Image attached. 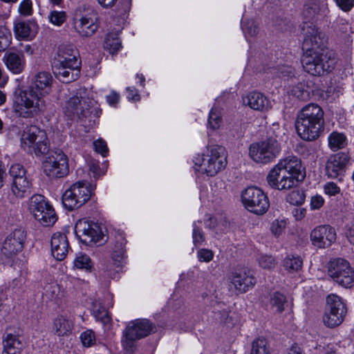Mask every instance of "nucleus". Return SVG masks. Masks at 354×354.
<instances>
[{
    "instance_id": "12",
    "label": "nucleus",
    "mask_w": 354,
    "mask_h": 354,
    "mask_svg": "<svg viewBox=\"0 0 354 354\" xmlns=\"http://www.w3.org/2000/svg\"><path fill=\"white\" fill-rule=\"evenodd\" d=\"M328 275L339 286L351 288L354 286V270L346 259L331 260L328 267Z\"/></svg>"
},
{
    "instance_id": "20",
    "label": "nucleus",
    "mask_w": 354,
    "mask_h": 354,
    "mask_svg": "<svg viewBox=\"0 0 354 354\" xmlns=\"http://www.w3.org/2000/svg\"><path fill=\"white\" fill-rule=\"evenodd\" d=\"M126 239L122 234H118L115 237L114 246L111 252V259L115 266V271L112 272L107 270L109 275L111 278H115L116 273H118L121 269L125 259L124 246L126 245Z\"/></svg>"
},
{
    "instance_id": "26",
    "label": "nucleus",
    "mask_w": 354,
    "mask_h": 354,
    "mask_svg": "<svg viewBox=\"0 0 354 354\" xmlns=\"http://www.w3.org/2000/svg\"><path fill=\"white\" fill-rule=\"evenodd\" d=\"M109 239L106 228L101 223L90 221V247L101 246Z\"/></svg>"
},
{
    "instance_id": "1",
    "label": "nucleus",
    "mask_w": 354,
    "mask_h": 354,
    "mask_svg": "<svg viewBox=\"0 0 354 354\" xmlns=\"http://www.w3.org/2000/svg\"><path fill=\"white\" fill-rule=\"evenodd\" d=\"M53 78L47 71H39L31 78L30 86L20 92L13 104L15 113L24 118H32L46 109L44 97L52 91Z\"/></svg>"
},
{
    "instance_id": "29",
    "label": "nucleus",
    "mask_w": 354,
    "mask_h": 354,
    "mask_svg": "<svg viewBox=\"0 0 354 354\" xmlns=\"http://www.w3.org/2000/svg\"><path fill=\"white\" fill-rule=\"evenodd\" d=\"M73 323L66 315H58L53 322V332L58 337L68 336L73 330Z\"/></svg>"
},
{
    "instance_id": "22",
    "label": "nucleus",
    "mask_w": 354,
    "mask_h": 354,
    "mask_svg": "<svg viewBox=\"0 0 354 354\" xmlns=\"http://www.w3.org/2000/svg\"><path fill=\"white\" fill-rule=\"evenodd\" d=\"M88 6L80 5L75 9L73 18V26L75 31L82 37L88 36Z\"/></svg>"
},
{
    "instance_id": "24",
    "label": "nucleus",
    "mask_w": 354,
    "mask_h": 354,
    "mask_svg": "<svg viewBox=\"0 0 354 354\" xmlns=\"http://www.w3.org/2000/svg\"><path fill=\"white\" fill-rule=\"evenodd\" d=\"M37 30V24L34 21H18L14 25V32L18 39L32 40Z\"/></svg>"
},
{
    "instance_id": "30",
    "label": "nucleus",
    "mask_w": 354,
    "mask_h": 354,
    "mask_svg": "<svg viewBox=\"0 0 354 354\" xmlns=\"http://www.w3.org/2000/svg\"><path fill=\"white\" fill-rule=\"evenodd\" d=\"M243 103L248 105L251 109L257 111H262L268 109L270 102L267 97L261 93L252 92L249 93L243 99Z\"/></svg>"
},
{
    "instance_id": "60",
    "label": "nucleus",
    "mask_w": 354,
    "mask_h": 354,
    "mask_svg": "<svg viewBox=\"0 0 354 354\" xmlns=\"http://www.w3.org/2000/svg\"><path fill=\"white\" fill-rule=\"evenodd\" d=\"M127 98L129 100L134 102L140 100V95L138 93L137 90L134 87H127Z\"/></svg>"
},
{
    "instance_id": "64",
    "label": "nucleus",
    "mask_w": 354,
    "mask_h": 354,
    "mask_svg": "<svg viewBox=\"0 0 354 354\" xmlns=\"http://www.w3.org/2000/svg\"><path fill=\"white\" fill-rule=\"evenodd\" d=\"M100 169V166L98 165V162L95 160H90V171H91L94 174V176H99L100 173L98 172Z\"/></svg>"
},
{
    "instance_id": "57",
    "label": "nucleus",
    "mask_w": 354,
    "mask_h": 354,
    "mask_svg": "<svg viewBox=\"0 0 354 354\" xmlns=\"http://www.w3.org/2000/svg\"><path fill=\"white\" fill-rule=\"evenodd\" d=\"M324 189L325 193L329 196H335L340 192V188L333 182L326 183Z\"/></svg>"
},
{
    "instance_id": "45",
    "label": "nucleus",
    "mask_w": 354,
    "mask_h": 354,
    "mask_svg": "<svg viewBox=\"0 0 354 354\" xmlns=\"http://www.w3.org/2000/svg\"><path fill=\"white\" fill-rule=\"evenodd\" d=\"M306 195L302 190H293L287 196L286 200L288 203L294 205H301L305 201Z\"/></svg>"
},
{
    "instance_id": "33",
    "label": "nucleus",
    "mask_w": 354,
    "mask_h": 354,
    "mask_svg": "<svg viewBox=\"0 0 354 354\" xmlns=\"http://www.w3.org/2000/svg\"><path fill=\"white\" fill-rule=\"evenodd\" d=\"M71 186L75 192L78 208L88 200V185L86 181H78Z\"/></svg>"
},
{
    "instance_id": "41",
    "label": "nucleus",
    "mask_w": 354,
    "mask_h": 354,
    "mask_svg": "<svg viewBox=\"0 0 354 354\" xmlns=\"http://www.w3.org/2000/svg\"><path fill=\"white\" fill-rule=\"evenodd\" d=\"M251 354H270L268 342L264 338H258L252 342Z\"/></svg>"
},
{
    "instance_id": "56",
    "label": "nucleus",
    "mask_w": 354,
    "mask_h": 354,
    "mask_svg": "<svg viewBox=\"0 0 354 354\" xmlns=\"http://www.w3.org/2000/svg\"><path fill=\"white\" fill-rule=\"evenodd\" d=\"M198 261L201 262H209L212 260L214 253L207 249H201L197 252Z\"/></svg>"
},
{
    "instance_id": "46",
    "label": "nucleus",
    "mask_w": 354,
    "mask_h": 354,
    "mask_svg": "<svg viewBox=\"0 0 354 354\" xmlns=\"http://www.w3.org/2000/svg\"><path fill=\"white\" fill-rule=\"evenodd\" d=\"M12 35L9 29L0 26V51L6 49L11 44Z\"/></svg>"
},
{
    "instance_id": "23",
    "label": "nucleus",
    "mask_w": 354,
    "mask_h": 354,
    "mask_svg": "<svg viewBox=\"0 0 354 354\" xmlns=\"http://www.w3.org/2000/svg\"><path fill=\"white\" fill-rule=\"evenodd\" d=\"M53 64L68 66L72 68L79 66L80 62L77 59V50L71 46H60L57 56L54 58Z\"/></svg>"
},
{
    "instance_id": "54",
    "label": "nucleus",
    "mask_w": 354,
    "mask_h": 354,
    "mask_svg": "<svg viewBox=\"0 0 354 354\" xmlns=\"http://www.w3.org/2000/svg\"><path fill=\"white\" fill-rule=\"evenodd\" d=\"M18 11L21 15L30 16L32 14V3L31 0H23L19 5Z\"/></svg>"
},
{
    "instance_id": "2",
    "label": "nucleus",
    "mask_w": 354,
    "mask_h": 354,
    "mask_svg": "<svg viewBox=\"0 0 354 354\" xmlns=\"http://www.w3.org/2000/svg\"><path fill=\"white\" fill-rule=\"evenodd\" d=\"M305 176L301 160L296 156H288L280 160L270 171L267 181L274 189L288 190L303 181Z\"/></svg>"
},
{
    "instance_id": "36",
    "label": "nucleus",
    "mask_w": 354,
    "mask_h": 354,
    "mask_svg": "<svg viewBox=\"0 0 354 354\" xmlns=\"http://www.w3.org/2000/svg\"><path fill=\"white\" fill-rule=\"evenodd\" d=\"M44 295L55 303H59L64 297V291L56 283H52L44 287Z\"/></svg>"
},
{
    "instance_id": "53",
    "label": "nucleus",
    "mask_w": 354,
    "mask_h": 354,
    "mask_svg": "<svg viewBox=\"0 0 354 354\" xmlns=\"http://www.w3.org/2000/svg\"><path fill=\"white\" fill-rule=\"evenodd\" d=\"M193 243L195 246L201 245L205 241V236L203 230L196 225V223L193 224Z\"/></svg>"
},
{
    "instance_id": "13",
    "label": "nucleus",
    "mask_w": 354,
    "mask_h": 354,
    "mask_svg": "<svg viewBox=\"0 0 354 354\" xmlns=\"http://www.w3.org/2000/svg\"><path fill=\"white\" fill-rule=\"evenodd\" d=\"M44 172L49 178H63L69 172L68 158L61 150L51 151L42 162Z\"/></svg>"
},
{
    "instance_id": "8",
    "label": "nucleus",
    "mask_w": 354,
    "mask_h": 354,
    "mask_svg": "<svg viewBox=\"0 0 354 354\" xmlns=\"http://www.w3.org/2000/svg\"><path fill=\"white\" fill-rule=\"evenodd\" d=\"M196 165L198 170L208 176H214L227 165V158L225 149L218 145L211 147L209 153L205 155L201 160H197Z\"/></svg>"
},
{
    "instance_id": "34",
    "label": "nucleus",
    "mask_w": 354,
    "mask_h": 354,
    "mask_svg": "<svg viewBox=\"0 0 354 354\" xmlns=\"http://www.w3.org/2000/svg\"><path fill=\"white\" fill-rule=\"evenodd\" d=\"M75 234L79 242L87 247L88 238V219L87 218H80L76 222Z\"/></svg>"
},
{
    "instance_id": "62",
    "label": "nucleus",
    "mask_w": 354,
    "mask_h": 354,
    "mask_svg": "<svg viewBox=\"0 0 354 354\" xmlns=\"http://www.w3.org/2000/svg\"><path fill=\"white\" fill-rule=\"evenodd\" d=\"M292 214L296 220H302L306 214V209L305 208L296 207L292 210Z\"/></svg>"
},
{
    "instance_id": "15",
    "label": "nucleus",
    "mask_w": 354,
    "mask_h": 354,
    "mask_svg": "<svg viewBox=\"0 0 354 354\" xmlns=\"http://www.w3.org/2000/svg\"><path fill=\"white\" fill-rule=\"evenodd\" d=\"M230 290L236 294L244 293L252 288L256 283V279L252 272L248 268H242L232 272L230 276Z\"/></svg>"
},
{
    "instance_id": "43",
    "label": "nucleus",
    "mask_w": 354,
    "mask_h": 354,
    "mask_svg": "<svg viewBox=\"0 0 354 354\" xmlns=\"http://www.w3.org/2000/svg\"><path fill=\"white\" fill-rule=\"evenodd\" d=\"M11 182L19 179L28 178L25 169L20 164H13L9 170Z\"/></svg>"
},
{
    "instance_id": "31",
    "label": "nucleus",
    "mask_w": 354,
    "mask_h": 354,
    "mask_svg": "<svg viewBox=\"0 0 354 354\" xmlns=\"http://www.w3.org/2000/svg\"><path fill=\"white\" fill-rule=\"evenodd\" d=\"M31 189L32 183L28 178L10 183V191L17 198L26 197L31 193Z\"/></svg>"
},
{
    "instance_id": "52",
    "label": "nucleus",
    "mask_w": 354,
    "mask_h": 354,
    "mask_svg": "<svg viewBox=\"0 0 354 354\" xmlns=\"http://www.w3.org/2000/svg\"><path fill=\"white\" fill-rule=\"evenodd\" d=\"M95 151L102 157H106L109 153V149L106 141L102 138L97 139L93 143Z\"/></svg>"
},
{
    "instance_id": "50",
    "label": "nucleus",
    "mask_w": 354,
    "mask_h": 354,
    "mask_svg": "<svg viewBox=\"0 0 354 354\" xmlns=\"http://www.w3.org/2000/svg\"><path fill=\"white\" fill-rule=\"evenodd\" d=\"M291 94L300 100H307L309 98V93L304 89L302 84H299L291 89Z\"/></svg>"
},
{
    "instance_id": "42",
    "label": "nucleus",
    "mask_w": 354,
    "mask_h": 354,
    "mask_svg": "<svg viewBox=\"0 0 354 354\" xmlns=\"http://www.w3.org/2000/svg\"><path fill=\"white\" fill-rule=\"evenodd\" d=\"M93 315L96 320L101 321L103 324L109 322V317L107 310L101 305V303L96 301L93 304Z\"/></svg>"
},
{
    "instance_id": "16",
    "label": "nucleus",
    "mask_w": 354,
    "mask_h": 354,
    "mask_svg": "<svg viewBox=\"0 0 354 354\" xmlns=\"http://www.w3.org/2000/svg\"><path fill=\"white\" fill-rule=\"evenodd\" d=\"M303 30L305 35L303 42L304 50L326 52L327 38L324 33L312 24H306Z\"/></svg>"
},
{
    "instance_id": "48",
    "label": "nucleus",
    "mask_w": 354,
    "mask_h": 354,
    "mask_svg": "<svg viewBox=\"0 0 354 354\" xmlns=\"http://www.w3.org/2000/svg\"><path fill=\"white\" fill-rule=\"evenodd\" d=\"M222 122V118L220 113L215 109H212L208 118V127L213 130L218 129Z\"/></svg>"
},
{
    "instance_id": "59",
    "label": "nucleus",
    "mask_w": 354,
    "mask_h": 354,
    "mask_svg": "<svg viewBox=\"0 0 354 354\" xmlns=\"http://www.w3.org/2000/svg\"><path fill=\"white\" fill-rule=\"evenodd\" d=\"M335 2L342 10L346 12L353 8L354 0H335Z\"/></svg>"
},
{
    "instance_id": "7",
    "label": "nucleus",
    "mask_w": 354,
    "mask_h": 354,
    "mask_svg": "<svg viewBox=\"0 0 354 354\" xmlns=\"http://www.w3.org/2000/svg\"><path fill=\"white\" fill-rule=\"evenodd\" d=\"M281 151V144L275 138H269L252 143L249 147V156L256 163L266 165L274 162Z\"/></svg>"
},
{
    "instance_id": "11",
    "label": "nucleus",
    "mask_w": 354,
    "mask_h": 354,
    "mask_svg": "<svg viewBox=\"0 0 354 354\" xmlns=\"http://www.w3.org/2000/svg\"><path fill=\"white\" fill-rule=\"evenodd\" d=\"M241 201L247 210L257 215L264 214L270 207L267 195L257 187H249L243 191Z\"/></svg>"
},
{
    "instance_id": "3",
    "label": "nucleus",
    "mask_w": 354,
    "mask_h": 354,
    "mask_svg": "<svg viewBox=\"0 0 354 354\" xmlns=\"http://www.w3.org/2000/svg\"><path fill=\"white\" fill-rule=\"evenodd\" d=\"M324 111L317 104L304 106L297 114L295 128L298 136L305 141L318 139L324 131Z\"/></svg>"
},
{
    "instance_id": "58",
    "label": "nucleus",
    "mask_w": 354,
    "mask_h": 354,
    "mask_svg": "<svg viewBox=\"0 0 354 354\" xmlns=\"http://www.w3.org/2000/svg\"><path fill=\"white\" fill-rule=\"evenodd\" d=\"M324 203V200L322 196L319 195L314 196L310 200V208L311 209H319Z\"/></svg>"
},
{
    "instance_id": "21",
    "label": "nucleus",
    "mask_w": 354,
    "mask_h": 354,
    "mask_svg": "<svg viewBox=\"0 0 354 354\" xmlns=\"http://www.w3.org/2000/svg\"><path fill=\"white\" fill-rule=\"evenodd\" d=\"M51 254L57 261L64 260L69 250V243L66 235L57 232L53 234L50 240Z\"/></svg>"
},
{
    "instance_id": "39",
    "label": "nucleus",
    "mask_w": 354,
    "mask_h": 354,
    "mask_svg": "<svg viewBox=\"0 0 354 354\" xmlns=\"http://www.w3.org/2000/svg\"><path fill=\"white\" fill-rule=\"evenodd\" d=\"M75 192H73L71 186L67 189L62 195V201L64 207L68 209L73 210L77 209V202H76Z\"/></svg>"
},
{
    "instance_id": "49",
    "label": "nucleus",
    "mask_w": 354,
    "mask_h": 354,
    "mask_svg": "<svg viewBox=\"0 0 354 354\" xmlns=\"http://www.w3.org/2000/svg\"><path fill=\"white\" fill-rule=\"evenodd\" d=\"M242 29L246 37H254L259 32V27L252 19L244 21L242 24Z\"/></svg>"
},
{
    "instance_id": "19",
    "label": "nucleus",
    "mask_w": 354,
    "mask_h": 354,
    "mask_svg": "<svg viewBox=\"0 0 354 354\" xmlns=\"http://www.w3.org/2000/svg\"><path fill=\"white\" fill-rule=\"evenodd\" d=\"M88 105L86 100L77 95L70 97L65 103L63 107L64 115L70 120L75 118H86V111Z\"/></svg>"
},
{
    "instance_id": "6",
    "label": "nucleus",
    "mask_w": 354,
    "mask_h": 354,
    "mask_svg": "<svg viewBox=\"0 0 354 354\" xmlns=\"http://www.w3.org/2000/svg\"><path fill=\"white\" fill-rule=\"evenodd\" d=\"M20 146L24 151L35 153L38 157L47 154L49 151L46 133L36 126H30L24 130L20 138Z\"/></svg>"
},
{
    "instance_id": "44",
    "label": "nucleus",
    "mask_w": 354,
    "mask_h": 354,
    "mask_svg": "<svg viewBox=\"0 0 354 354\" xmlns=\"http://www.w3.org/2000/svg\"><path fill=\"white\" fill-rule=\"evenodd\" d=\"M73 268L77 270H88V256L83 252H78L73 261Z\"/></svg>"
},
{
    "instance_id": "38",
    "label": "nucleus",
    "mask_w": 354,
    "mask_h": 354,
    "mask_svg": "<svg viewBox=\"0 0 354 354\" xmlns=\"http://www.w3.org/2000/svg\"><path fill=\"white\" fill-rule=\"evenodd\" d=\"M122 48L121 41L116 34H108L104 41V48L109 53H117Z\"/></svg>"
},
{
    "instance_id": "61",
    "label": "nucleus",
    "mask_w": 354,
    "mask_h": 354,
    "mask_svg": "<svg viewBox=\"0 0 354 354\" xmlns=\"http://www.w3.org/2000/svg\"><path fill=\"white\" fill-rule=\"evenodd\" d=\"M120 100V95L115 91H112L109 95L106 96V101L111 106H115L118 103Z\"/></svg>"
},
{
    "instance_id": "14",
    "label": "nucleus",
    "mask_w": 354,
    "mask_h": 354,
    "mask_svg": "<svg viewBox=\"0 0 354 354\" xmlns=\"http://www.w3.org/2000/svg\"><path fill=\"white\" fill-rule=\"evenodd\" d=\"M26 234L24 230L17 228L9 233L1 247V254L7 259H12L20 253L24 247Z\"/></svg>"
},
{
    "instance_id": "25",
    "label": "nucleus",
    "mask_w": 354,
    "mask_h": 354,
    "mask_svg": "<svg viewBox=\"0 0 354 354\" xmlns=\"http://www.w3.org/2000/svg\"><path fill=\"white\" fill-rule=\"evenodd\" d=\"M3 60L8 69L15 74L21 73L26 65L23 53L8 51L5 53Z\"/></svg>"
},
{
    "instance_id": "47",
    "label": "nucleus",
    "mask_w": 354,
    "mask_h": 354,
    "mask_svg": "<svg viewBox=\"0 0 354 354\" xmlns=\"http://www.w3.org/2000/svg\"><path fill=\"white\" fill-rule=\"evenodd\" d=\"M66 13L64 11L53 10L49 13V21L57 26H61L66 20Z\"/></svg>"
},
{
    "instance_id": "63",
    "label": "nucleus",
    "mask_w": 354,
    "mask_h": 354,
    "mask_svg": "<svg viewBox=\"0 0 354 354\" xmlns=\"http://www.w3.org/2000/svg\"><path fill=\"white\" fill-rule=\"evenodd\" d=\"M346 235L350 243L354 245V222L348 227Z\"/></svg>"
},
{
    "instance_id": "9",
    "label": "nucleus",
    "mask_w": 354,
    "mask_h": 354,
    "mask_svg": "<svg viewBox=\"0 0 354 354\" xmlns=\"http://www.w3.org/2000/svg\"><path fill=\"white\" fill-rule=\"evenodd\" d=\"M28 208L34 218L43 226H52L57 220L55 209L41 195H33L30 198Z\"/></svg>"
},
{
    "instance_id": "28",
    "label": "nucleus",
    "mask_w": 354,
    "mask_h": 354,
    "mask_svg": "<svg viewBox=\"0 0 354 354\" xmlns=\"http://www.w3.org/2000/svg\"><path fill=\"white\" fill-rule=\"evenodd\" d=\"M53 72L56 77L64 83H69L76 80L80 75V66L73 68L68 66H58L53 64Z\"/></svg>"
},
{
    "instance_id": "4",
    "label": "nucleus",
    "mask_w": 354,
    "mask_h": 354,
    "mask_svg": "<svg viewBox=\"0 0 354 354\" xmlns=\"http://www.w3.org/2000/svg\"><path fill=\"white\" fill-rule=\"evenodd\" d=\"M154 329V325L147 319H137L130 322L123 331V348L128 353H133L136 348L137 340L147 337Z\"/></svg>"
},
{
    "instance_id": "17",
    "label": "nucleus",
    "mask_w": 354,
    "mask_h": 354,
    "mask_svg": "<svg viewBox=\"0 0 354 354\" xmlns=\"http://www.w3.org/2000/svg\"><path fill=\"white\" fill-rule=\"evenodd\" d=\"M310 238L314 246L326 248L330 246L336 240V232L335 229L328 225H319L311 231Z\"/></svg>"
},
{
    "instance_id": "35",
    "label": "nucleus",
    "mask_w": 354,
    "mask_h": 354,
    "mask_svg": "<svg viewBox=\"0 0 354 354\" xmlns=\"http://www.w3.org/2000/svg\"><path fill=\"white\" fill-rule=\"evenodd\" d=\"M287 304V297L283 293L276 291L270 295V304L274 311L282 313L285 310V306Z\"/></svg>"
},
{
    "instance_id": "27",
    "label": "nucleus",
    "mask_w": 354,
    "mask_h": 354,
    "mask_svg": "<svg viewBox=\"0 0 354 354\" xmlns=\"http://www.w3.org/2000/svg\"><path fill=\"white\" fill-rule=\"evenodd\" d=\"M328 12V3L326 0H312L304 6L303 15L308 19H313L318 15Z\"/></svg>"
},
{
    "instance_id": "55",
    "label": "nucleus",
    "mask_w": 354,
    "mask_h": 354,
    "mask_svg": "<svg viewBox=\"0 0 354 354\" xmlns=\"http://www.w3.org/2000/svg\"><path fill=\"white\" fill-rule=\"evenodd\" d=\"M259 266L264 268L270 270L276 266L275 259L270 255H263L259 259Z\"/></svg>"
},
{
    "instance_id": "51",
    "label": "nucleus",
    "mask_w": 354,
    "mask_h": 354,
    "mask_svg": "<svg viewBox=\"0 0 354 354\" xmlns=\"http://www.w3.org/2000/svg\"><path fill=\"white\" fill-rule=\"evenodd\" d=\"M286 227V222L285 220L275 219L271 223L270 231L273 235L279 236L283 232Z\"/></svg>"
},
{
    "instance_id": "5",
    "label": "nucleus",
    "mask_w": 354,
    "mask_h": 354,
    "mask_svg": "<svg viewBox=\"0 0 354 354\" xmlns=\"http://www.w3.org/2000/svg\"><path fill=\"white\" fill-rule=\"evenodd\" d=\"M301 63L304 71L313 76L329 73L335 67V60L324 51L306 50L304 53Z\"/></svg>"
},
{
    "instance_id": "40",
    "label": "nucleus",
    "mask_w": 354,
    "mask_h": 354,
    "mask_svg": "<svg viewBox=\"0 0 354 354\" xmlns=\"http://www.w3.org/2000/svg\"><path fill=\"white\" fill-rule=\"evenodd\" d=\"M328 144L330 149L335 151L344 147L346 139L344 134L333 132L328 137Z\"/></svg>"
},
{
    "instance_id": "32",
    "label": "nucleus",
    "mask_w": 354,
    "mask_h": 354,
    "mask_svg": "<svg viewBox=\"0 0 354 354\" xmlns=\"http://www.w3.org/2000/svg\"><path fill=\"white\" fill-rule=\"evenodd\" d=\"M3 354H19L21 349V342L18 336L8 333L3 339Z\"/></svg>"
},
{
    "instance_id": "18",
    "label": "nucleus",
    "mask_w": 354,
    "mask_h": 354,
    "mask_svg": "<svg viewBox=\"0 0 354 354\" xmlns=\"http://www.w3.org/2000/svg\"><path fill=\"white\" fill-rule=\"evenodd\" d=\"M349 161L350 156L344 152H339L330 157L326 165V174L328 177L342 180Z\"/></svg>"
},
{
    "instance_id": "37",
    "label": "nucleus",
    "mask_w": 354,
    "mask_h": 354,
    "mask_svg": "<svg viewBox=\"0 0 354 354\" xmlns=\"http://www.w3.org/2000/svg\"><path fill=\"white\" fill-rule=\"evenodd\" d=\"M303 260L298 255H288L283 261V266L289 272H295L302 268Z\"/></svg>"
},
{
    "instance_id": "10",
    "label": "nucleus",
    "mask_w": 354,
    "mask_h": 354,
    "mask_svg": "<svg viewBox=\"0 0 354 354\" xmlns=\"http://www.w3.org/2000/svg\"><path fill=\"white\" fill-rule=\"evenodd\" d=\"M347 314L346 304L337 295L330 294L326 298V306L323 322L328 328L339 326L344 320Z\"/></svg>"
}]
</instances>
